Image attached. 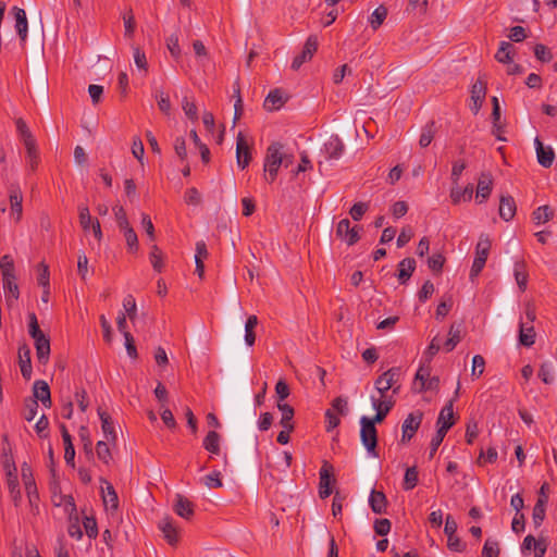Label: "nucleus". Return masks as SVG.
Listing matches in <instances>:
<instances>
[{
    "instance_id": "obj_1",
    "label": "nucleus",
    "mask_w": 557,
    "mask_h": 557,
    "mask_svg": "<svg viewBox=\"0 0 557 557\" xmlns=\"http://www.w3.org/2000/svg\"><path fill=\"white\" fill-rule=\"evenodd\" d=\"M3 441L7 443L5 446H3V469L8 476V485L11 494V498L15 506H18L22 499L21 491L18 488V481H17V468L13 458L11 445L8 441V436H3Z\"/></svg>"
},
{
    "instance_id": "obj_2",
    "label": "nucleus",
    "mask_w": 557,
    "mask_h": 557,
    "mask_svg": "<svg viewBox=\"0 0 557 557\" xmlns=\"http://www.w3.org/2000/svg\"><path fill=\"white\" fill-rule=\"evenodd\" d=\"M283 145L281 143L271 144L264 157V178L269 183H273L277 176V172L284 162Z\"/></svg>"
},
{
    "instance_id": "obj_3",
    "label": "nucleus",
    "mask_w": 557,
    "mask_h": 557,
    "mask_svg": "<svg viewBox=\"0 0 557 557\" xmlns=\"http://www.w3.org/2000/svg\"><path fill=\"white\" fill-rule=\"evenodd\" d=\"M491 247H492V243H491L490 237L487 235H481L479 238V242L475 246V257H474V260H473V263L471 267V271H470V277L472 280L474 277H476L483 270V268L486 263Z\"/></svg>"
},
{
    "instance_id": "obj_4",
    "label": "nucleus",
    "mask_w": 557,
    "mask_h": 557,
    "mask_svg": "<svg viewBox=\"0 0 557 557\" xmlns=\"http://www.w3.org/2000/svg\"><path fill=\"white\" fill-rule=\"evenodd\" d=\"M400 375L399 368H391L381 374L374 382V387L379 394L387 393L389 389L393 391V395L399 392L400 385L397 384Z\"/></svg>"
},
{
    "instance_id": "obj_5",
    "label": "nucleus",
    "mask_w": 557,
    "mask_h": 557,
    "mask_svg": "<svg viewBox=\"0 0 557 557\" xmlns=\"http://www.w3.org/2000/svg\"><path fill=\"white\" fill-rule=\"evenodd\" d=\"M360 437L363 446L369 453L376 455L375 448L377 445V432L375 429V424L373 423V421H370V418H368L367 416H362L360 418Z\"/></svg>"
},
{
    "instance_id": "obj_6",
    "label": "nucleus",
    "mask_w": 557,
    "mask_h": 557,
    "mask_svg": "<svg viewBox=\"0 0 557 557\" xmlns=\"http://www.w3.org/2000/svg\"><path fill=\"white\" fill-rule=\"evenodd\" d=\"M79 224L85 233L91 232L94 237L101 242L102 231L98 220H92L89 209L85 205L78 206Z\"/></svg>"
},
{
    "instance_id": "obj_7",
    "label": "nucleus",
    "mask_w": 557,
    "mask_h": 557,
    "mask_svg": "<svg viewBox=\"0 0 557 557\" xmlns=\"http://www.w3.org/2000/svg\"><path fill=\"white\" fill-rule=\"evenodd\" d=\"M10 200V216L18 223L23 215V194L18 185H10L9 187Z\"/></svg>"
},
{
    "instance_id": "obj_8",
    "label": "nucleus",
    "mask_w": 557,
    "mask_h": 557,
    "mask_svg": "<svg viewBox=\"0 0 557 557\" xmlns=\"http://www.w3.org/2000/svg\"><path fill=\"white\" fill-rule=\"evenodd\" d=\"M317 49H318L317 37L309 36L305 42L302 51L293 59L290 67L294 71H298L304 63H306L312 59Z\"/></svg>"
},
{
    "instance_id": "obj_9",
    "label": "nucleus",
    "mask_w": 557,
    "mask_h": 557,
    "mask_svg": "<svg viewBox=\"0 0 557 557\" xmlns=\"http://www.w3.org/2000/svg\"><path fill=\"white\" fill-rule=\"evenodd\" d=\"M422 419H423V413L420 410L412 411L407 416V418L404 420L403 425H401V430H403L401 441L403 442L410 441L413 437V435L416 434V432L418 431V429L422 422Z\"/></svg>"
},
{
    "instance_id": "obj_10",
    "label": "nucleus",
    "mask_w": 557,
    "mask_h": 557,
    "mask_svg": "<svg viewBox=\"0 0 557 557\" xmlns=\"http://www.w3.org/2000/svg\"><path fill=\"white\" fill-rule=\"evenodd\" d=\"M359 226H351L348 219H343L336 226V235L347 245L352 246L359 240Z\"/></svg>"
},
{
    "instance_id": "obj_11",
    "label": "nucleus",
    "mask_w": 557,
    "mask_h": 557,
    "mask_svg": "<svg viewBox=\"0 0 557 557\" xmlns=\"http://www.w3.org/2000/svg\"><path fill=\"white\" fill-rule=\"evenodd\" d=\"M101 494L103 505L107 511H116L119 508V497L113 485L104 478H100Z\"/></svg>"
},
{
    "instance_id": "obj_12",
    "label": "nucleus",
    "mask_w": 557,
    "mask_h": 557,
    "mask_svg": "<svg viewBox=\"0 0 557 557\" xmlns=\"http://www.w3.org/2000/svg\"><path fill=\"white\" fill-rule=\"evenodd\" d=\"M470 94L472 101L470 110L473 112V114H478L486 96V83L481 78H478L476 82L472 84Z\"/></svg>"
},
{
    "instance_id": "obj_13",
    "label": "nucleus",
    "mask_w": 557,
    "mask_h": 557,
    "mask_svg": "<svg viewBox=\"0 0 557 557\" xmlns=\"http://www.w3.org/2000/svg\"><path fill=\"white\" fill-rule=\"evenodd\" d=\"M251 160L250 147L243 135V133H238L236 138V161L237 165L244 170L249 165Z\"/></svg>"
},
{
    "instance_id": "obj_14",
    "label": "nucleus",
    "mask_w": 557,
    "mask_h": 557,
    "mask_svg": "<svg viewBox=\"0 0 557 557\" xmlns=\"http://www.w3.org/2000/svg\"><path fill=\"white\" fill-rule=\"evenodd\" d=\"M333 470V467L324 461L323 466L320 469L319 475H320V482H319V495L321 498H326L332 494V476L331 471Z\"/></svg>"
},
{
    "instance_id": "obj_15",
    "label": "nucleus",
    "mask_w": 557,
    "mask_h": 557,
    "mask_svg": "<svg viewBox=\"0 0 557 557\" xmlns=\"http://www.w3.org/2000/svg\"><path fill=\"white\" fill-rule=\"evenodd\" d=\"M35 342V348H36V356L38 359V362L41 364H47L49 361L50 356V339L49 337L42 332L41 334L33 337Z\"/></svg>"
},
{
    "instance_id": "obj_16",
    "label": "nucleus",
    "mask_w": 557,
    "mask_h": 557,
    "mask_svg": "<svg viewBox=\"0 0 557 557\" xmlns=\"http://www.w3.org/2000/svg\"><path fill=\"white\" fill-rule=\"evenodd\" d=\"M18 366L21 369L22 376L25 380H30L33 374L30 348L26 344H22L18 347Z\"/></svg>"
},
{
    "instance_id": "obj_17",
    "label": "nucleus",
    "mask_w": 557,
    "mask_h": 557,
    "mask_svg": "<svg viewBox=\"0 0 557 557\" xmlns=\"http://www.w3.org/2000/svg\"><path fill=\"white\" fill-rule=\"evenodd\" d=\"M345 150V145L337 135L331 136L324 144V153L329 160H338Z\"/></svg>"
},
{
    "instance_id": "obj_18",
    "label": "nucleus",
    "mask_w": 557,
    "mask_h": 557,
    "mask_svg": "<svg viewBox=\"0 0 557 557\" xmlns=\"http://www.w3.org/2000/svg\"><path fill=\"white\" fill-rule=\"evenodd\" d=\"M534 145L539 163L543 168H550L555 159L554 150L549 146H544L539 137L534 139Z\"/></svg>"
},
{
    "instance_id": "obj_19",
    "label": "nucleus",
    "mask_w": 557,
    "mask_h": 557,
    "mask_svg": "<svg viewBox=\"0 0 557 557\" xmlns=\"http://www.w3.org/2000/svg\"><path fill=\"white\" fill-rule=\"evenodd\" d=\"M455 424L454 399H449L442 408L436 420L437 430L447 426V431Z\"/></svg>"
},
{
    "instance_id": "obj_20",
    "label": "nucleus",
    "mask_w": 557,
    "mask_h": 557,
    "mask_svg": "<svg viewBox=\"0 0 557 557\" xmlns=\"http://www.w3.org/2000/svg\"><path fill=\"white\" fill-rule=\"evenodd\" d=\"M158 527L160 531L163 533L164 539L170 545H176L178 542V530L176 525L173 523V520L169 517L162 518Z\"/></svg>"
},
{
    "instance_id": "obj_21",
    "label": "nucleus",
    "mask_w": 557,
    "mask_h": 557,
    "mask_svg": "<svg viewBox=\"0 0 557 557\" xmlns=\"http://www.w3.org/2000/svg\"><path fill=\"white\" fill-rule=\"evenodd\" d=\"M12 12L15 18V30L20 39L24 42L26 41L28 34V22L26 12L24 9L17 7H13Z\"/></svg>"
},
{
    "instance_id": "obj_22",
    "label": "nucleus",
    "mask_w": 557,
    "mask_h": 557,
    "mask_svg": "<svg viewBox=\"0 0 557 557\" xmlns=\"http://www.w3.org/2000/svg\"><path fill=\"white\" fill-rule=\"evenodd\" d=\"M173 509L177 516L186 520H189L194 516V504L180 494L175 496Z\"/></svg>"
},
{
    "instance_id": "obj_23",
    "label": "nucleus",
    "mask_w": 557,
    "mask_h": 557,
    "mask_svg": "<svg viewBox=\"0 0 557 557\" xmlns=\"http://www.w3.org/2000/svg\"><path fill=\"white\" fill-rule=\"evenodd\" d=\"M493 188V177L490 173H482L478 181L476 186V199H479V202L482 203L485 201Z\"/></svg>"
},
{
    "instance_id": "obj_24",
    "label": "nucleus",
    "mask_w": 557,
    "mask_h": 557,
    "mask_svg": "<svg viewBox=\"0 0 557 557\" xmlns=\"http://www.w3.org/2000/svg\"><path fill=\"white\" fill-rule=\"evenodd\" d=\"M34 398L37 403L41 401L45 407L51 406V394L49 385L46 381L37 380L33 386Z\"/></svg>"
},
{
    "instance_id": "obj_25",
    "label": "nucleus",
    "mask_w": 557,
    "mask_h": 557,
    "mask_svg": "<svg viewBox=\"0 0 557 557\" xmlns=\"http://www.w3.org/2000/svg\"><path fill=\"white\" fill-rule=\"evenodd\" d=\"M449 196L454 205H458L460 202H468L472 199L473 186L471 184H468L465 188H460L458 184L453 185Z\"/></svg>"
},
{
    "instance_id": "obj_26",
    "label": "nucleus",
    "mask_w": 557,
    "mask_h": 557,
    "mask_svg": "<svg viewBox=\"0 0 557 557\" xmlns=\"http://www.w3.org/2000/svg\"><path fill=\"white\" fill-rule=\"evenodd\" d=\"M516 202L511 196H502L499 201V216L505 221H510L516 214Z\"/></svg>"
},
{
    "instance_id": "obj_27",
    "label": "nucleus",
    "mask_w": 557,
    "mask_h": 557,
    "mask_svg": "<svg viewBox=\"0 0 557 557\" xmlns=\"http://www.w3.org/2000/svg\"><path fill=\"white\" fill-rule=\"evenodd\" d=\"M98 416L101 420V429L103 432V435L108 442H115L116 440V433L114 430L113 421L111 420V417L106 411L98 410Z\"/></svg>"
},
{
    "instance_id": "obj_28",
    "label": "nucleus",
    "mask_w": 557,
    "mask_h": 557,
    "mask_svg": "<svg viewBox=\"0 0 557 557\" xmlns=\"http://www.w3.org/2000/svg\"><path fill=\"white\" fill-rule=\"evenodd\" d=\"M416 269V260L413 258H405L398 263V280L405 284L412 275Z\"/></svg>"
},
{
    "instance_id": "obj_29",
    "label": "nucleus",
    "mask_w": 557,
    "mask_h": 557,
    "mask_svg": "<svg viewBox=\"0 0 557 557\" xmlns=\"http://www.w3.org/2000/svg\"><path fill=\"white\" fill-rule=\"evenodd\" d=\"M386 504H387L386 496L383 492H379L375 490H373L371 492L370 497H369V505L373 512L379 513V515L385 512Z\"/></svg>"
},
{
    "instance_id": "obj_30",
    "label": "nucleus",
    "mask_w": 557,
    "mask_h": 557,
    "mask_svg": "<svg viewBox=\"0 0 557 557\" xmlns=\"http://www.w3.org/2000/svg\"><path fill=\"white\" fill-rule=\"evenodd\" d=\"M3 289L5 293L7 301L11 304L18 299L20 290L16 284V276L2 277Z\"/></svg>"
},
{
    "instance_id": "obj_31",
    "label": "nucleus",
    "mask_w": 557,
    "mask_h": 557,
    "mask_svg": "<svg viewBox=\"0 0 557 557\" xmlns=\"http://www.w3.org/2000/svg\"><path fill=\"white\" fill-rule=\"evenodd\" d=\"M277 409L282 413L280 424L283 426V429L294 430V408L288 404L277 401Z\"/></svg>"
},
{
    "instance_id": "obj_32",
    "label": "nucleus",
    "mask_w": 557,
    "mask_h": 557,
    "mask_svg": "<svg viewBox=\"0 0 557 557\" xmlns=\"http://www.w3.org/2000/svg\"><path fill=\"white\" fill-rule=\"evenodd\" d=\"M546 503L547 497H539L533 507L532 519L535 528H539L545 519Z\"/></svg>"
},
{
    "instance_id": "obj_33",
    "label": "nucleus",
    "mask_w": 557,
    "mask_h": 557,
    "mask_svg": "<svg viewBox=\"0 0 557 557\" xmlns=\"http://www.w3.org/2000/svg\"><path fill=\"white\" fill-rule=\"evenodd\" d=\"M220 434L215 431L208 432L207 436L203 440V448L208 450L212 455L220 454Z\"/></svg>"
},
{
    "instance_id": "obj_34",
    "label": "nucleus",
    "mask_w": 557,
    "mask_h": 557,
    "mask_svg": "<svg viewBox=\"0 0 557 557\" xmlns=\"http://www.w3.org/2000/svg\"><path fill=\"white\" fill-rule=\"evenodd\" d=\"M283 92L280 89H274L269 92L264 100V108L267 110H277L284 104Z\"/></svg>"
},
{
    "instance_id": "obj_35",
    "label": "nucleus",
    "mask_w": 557,
    "mask_h": 557,
    "mask_svg": "<svg viewBox=\"0 0 557 557\" xmlns=\"http://www.w3.org/2000/svg\"><path fill=\"white\" fill-rule=\"evenodd\" d=\"M535 342V331L532 325L525 326L523 322L520 323L519 343L525 347H531Z\"/></svg>"
},
{
    "instance_id": "obj_36",
    "label": "nucleus",
    "mask_w": 557,
    "mask_h": 557,
    "mask_svg": "<svg viewBox=\"0 0 557 557\" xmlns=\"http://www.w3.org/2000/svg\"><path fill=\"white\" fill-rule=\"evenodd\" d=\"M448 335L449 337L444 343V349L451 351L461 339V324H451Z\"/></svg>"
},
{
    "instance_id": "obj_37",
    "label": "nucleus",
    "mask_w": 557,
    "mask_h": 557,
    "mask_svg": "<svg viewBox=\"0 0 557 557\" xmlns=\"http://www.w3.org/2000/svg\"><path fill=\"white\" fill-rule=\"evenodd\" d=\"M120 231L124 235L127 245V250L129 252H136L138 250V237L134 228L131 225H128L120 228Z\"/></svg>"
},
{
    "instance_id": "obj_38",
    "label": "nucleus",
    "mask_w": 557,
    "mask_h": 557,
    "mask_svg": "<svg viewBox=\"0 0 557 557\" xmlns=\"http://www.w3.org/2000/svg\"><path fill=\"white\" fill-rule=\"evenodd\" d=\"M512 45L508 41H502L495 54V59L499 63L510 64L512 62Z\"/></svg>"
},
{
    "instance_id": "obj_39",
    "label": "nucleus",
    "mask_w": 557,
    "mask_h": 557,
    "mask_svg": "<svg viewBox=\"0 0 557 557\" xmlns=\"http://www.w3.org/2000/svg\"><path fill=\"white\" fill-rule=\"evenodd\" d=\"M16 129L23 140V144L25 146V148H32V145L34 143H36L35 138L33 137L28 126L26 125V123L22 120V119H18L16 121Z\"/></svg>"
},
{
    "instance_id": "obj_40",
    "label": "nucleus",
    "mask_w": 557,
    "mask_h": 557,
    "mask_svg": "<svg viewBox=\"0 0 557 557\" xmlns=\"http://www.w3.org/2000/svg\"><path fill=\"white\" fill-rule=\"evenodd\" d=\"M553 215L554 211L547 205L536 208L532 213L533 221L536 224H544L548 222L553 218Z\"/></svg>"
},
{
    "instance_id": "obj_41",
    "label": "nucleus",
    "mask_w": 557,
    "mask_h": 557,
    "mask_svg": "<svg viewBox=\"0 0 557 557\" xmlns=\"http://www.w3.org/2000/svg\"><path fill=\"white\" fill-rule=\"evenodd\" d=\"M257 325H258L257 315L248 317V319L245 323V343L248 346H252L256 342L255 329Z\"/></svg>"
},
{
    "instance_id": "obj_42",
    "label": "nucleus",
    "mask_w": 557,
    "mask_h": 557,
    "mask_svg": "<svg viewBox=\"0 0 557 557\" xmlns=\"http://www.w3.org/2000/svg\"><path fill=\"white\" fill-rule=\"evenodd\" d=\"M149 260L154 271L162 272L164 268V257L162 251L157 245L151 247V251L149 253Z\"/></svg>"
},
{
    "instance_id": "obj_43",
    "label": "nucleus",
    "mask_w": 557,
    "mask_h": 557,
    "mask_svg": "<svg viewBox=\"0 0 557 557\" xmlns=\"http://www.w3.org/2000/svg\"><path fill=\"white\" fill-rule=\"evenodd\" d=\"M434 135H435V124H434V122H430L422 128L420 139H419V145L422 148L428 147L432 143Z\"/></svg>"
},
{
    "instance_id": "obj_44",
    "label": "nucleus",
    "mask_w": 557,
    "mask_h": 557,
    "mask_svg": "<svg viewBox=\"0 0 557 557\" xmlns=\"http://www.w3.org/2000/svg\"><path fill=\"white\" fill-rule=\"evenodd\" d=\"M418 484V470L417 467L407 468L404 476L403 487L405 491L413 490Z\"/></svg>"
},
{
    "instance_id": "obj_45",
    "label": "nucleus",
    "mask_w": 557,
    "mask_h": 557,
    "mask_svg": "<svg viewBox=\"0 0 557 557\" xmlns=\"http://www.w3.org/2000/svg\"><path fill=\"white\" fill-rule=\"evenodd\" d=\"M387 15V10L385 7L380 5L377 7L370 16V25L375 30L377 29L384 22Z\"/></svg>"
},
{
    "instance_id": "obj_46",
    "label": "nucleus",
    "mask_w": 557,
    "mask_h": 557,
    "mask_svg": "<svg viewBox=\"0 0 557 557\" xmlns=\"http://www.w3.org/2000/svg\"><path fill=\"white\" fill-rule=\"evenodd\" d=\"M513 274L516 282L521 290H524L527 288L528 283V274L524 269V263L522 262H516Z\"/></svg>"
},
{
    "instance_id": "obj_47",
    "label": "nucleus",
    "mask_w": 557,
    "mask_h": 557,
    "mask_svg": "<svg viewBox=\"0 0 557 557\" xmlns=\"http://www.w3.org/2000/svg\"><path fill=\"white\" fill-rule=\"evenodd\" d=\"M447 433V426L437 430L430 443L429 459H432Z\"/></svg>"
},
{
    "instance_id": "obj_48",
    "label": "nucleus",
    "mask_w": 557,
    "mask_h": 557,
    "mask_svg": "<svg viewBox=\"0 0 557 557\" xmlns=\"http://www.w3.org/2000/svg\"><path fill=\"white\" fill-rule=\"evenodd\" d=\"M2 277L15 276L14 262L11 256L4 255L0 260Z\"/></svg>"
},
{
    "instance_id": "obj_49",
    "label": "nucleus",
    "mask_w": 557,
    "mask_h": 557,
    "mask_svg": "<svg viewBox=\"0 0 557 557\" xmlns=\"http://www.w3.org/2000/svg\"><path fill=\"white\" fill-rule=\"evenodd\" d=\"M182 109L186 116L190 121H197L198 120V110L194 101L189 100L187 97H184L182 101Z\"/></svg>"
},
{
    "instance_id": "obj_50",
    "label": "nucleus",
    "mask_w": 557,
    "mask_h": 557,
    "mask_svg": "<svg viewBox=\"0 0 557 557\" xmlns=\"http://www.w3.org/2000/svg\"><path fill=\"white\" fill-rule=\"evenodd\" d=\"M166 47L173 58L178 59L181 57V47L177 34H172L166 38Z\"/></svg>"
},
{
    "instance_id": "obj_51",
    "label": "nucleus",
    "mask_w": 557,
    "mask_h": 557,
    "mask_svg": "<svg viewBox=\"0 0 557 557\" xmlns=\"http://www.w3.org/2000/svg\"><path fill=\"white\" fill-rule=\"evenodd\" d=\"M22 479L24 482L25 490L35 488V480L33 476L32 468L27 462L21 466Z\"/></svg>"
},
{
    "instance_id": "obj_52",
    "label": "nucleus",
    "mask_w": 557,
    "mask_h": 557,
    "mask_svg": "<svg viewBox=\"0 0 557 557\" xmlns=\"http://www.w3.org/2000/svg\"><path fill=\"white\" fill-rule=\"evenodd\" d=\"M534 55L539 61H541L543 63L550 62L553 59L552 51L546 46H544L542 44L535 45Z\"/></svg>"
},
{
    "instance_id": "obj_53",
    "label": "nucleus",
    "mask_w": 557,
    "mask_h": 557,
    "mask_svg": "<svg viewBox=\"0 0 557 557\" xmlns=\"http://www.w3.org/2000/svg\"><path fill=\"white\" fill-rule=\"evenodd\" d=\"M98 458L106 465L111 460V453L107 442L99 441L96 447Z\"/></svg>"
},
{
    "instance_id": "obj_54",
    "label": "nucleus",
    "mask_w": 557,
    "mask_h": 557,
    "mask_svg": "<svg viewBox=\"0 0 557 557\" xmlns=\"http://www.w3.org/2000/svg\"><path fill=\"white\" fill-rule=\"evenodd\" d=\"M484 368H485L484 358L481 355H475L472 358V370H471L472 377H475V379L480 377L484 372Z\"/></svg>"
},
{
    "instance_id": "obj_55",
    "label": "nucleus",
    "mask_w": 557,
    "mask_h": 557,
    "mask_svg": "<svg viewBox=\"0 0 557 557\" xmlns=\"http://www.w3.org/2000/svg\"><path fill=\"white\" fill-rule=\"evenodd\" d=\"M85 532L89 539H96L98 535L97 521L94 517H85L83 520Z\"/></svg>"
},
{
    "instance_id": "obj_56",
    "label": "nucleus",
    "mask_w": 557,
    "mask_h": 557,
    "mask_svg": "<svg viewBox=\"0 0 557 557\" xmlns=\"http://www.w3.org/2000/svg\"><path fill=\"white\" fill-rule=\"evenodd\" d=\"M371 404L373 409L376 411L375 416L373 418H370V421H373V423H381L385 417L388 414L386 408L380 407V404H376V396H371Z\"/></svg>"
},
{
    "instance_id": "obj_57",
    "label": "nucleus",
    "mask_w": 557,
    "mask_h": 557,
    "mask_svg": "<svg viewBox=\"0 0 557 557\" xmlns=\"http://www.w3.org/2000/svg\"><path fill=\"white\" fill-rule=\"evenodd\" d=\"M38 403L36 399H26L24 405V418L27 421L34 420L37 414Z\"/></svg>"
},
{
    "instance_id": "obj_58",
    "label": "nucleus",
    "mask_w": 557,
    "mask_h": 557,
    "mask_svg": "<svg viewBox=\"0 0 557 557\" xmlns=\"http://www.w3.org/2000/svg\"><path fill=\"white\" fill-rule=\"evenodd\" d=\"M220 475L221 473L219 471H213L212 473L203 476L202 481L209 488H218L223 485Z\"/></svg>"
},
{
    "instance_id": "obj_59",
    "label": "nucleus",
    "mask_w": 557,
    "mask_h": 557,
    "mask_svg": "<svg viewBox=\"0 0 557 557\" xmlns=\"http://www.w3.org/2000/svg\"><path fill=\"white\" fill-rule=\"evenodd\" d=\"M499 547L496 541L486 540L482 549L483 557H498Z\"/></svg>"
},
{
    "instance_id": "obj_60",
    "label": "nucleus",
    "mask_w": 557,
    "mask_h": 557,
    "mask_svg": "<svg viewBox=\"0 0 557 557\" xmlns=\"http://www.w3.org/2000/svg\"><path fill=\"white\" fill-rule=\"evenodd\" d=\"M466 162L462 161V160H457L453 163V168H451V175H450V180H451V183L453 185H457L458 182H459V178L463 172V170L466 169Z\"/></svg>"
},
{
    "instance_id": "obj_61",
    "label": "nucleus",
    "mask_w": 557,
    "mask_h": 557,
    "mask_svg": "<svg viewBox=\"0 0 557 557\" xmlns=\"http://www.w3.org/2000/svg\"><path fill=\"white\" fill-rule=\"evenodd\" d=\"M445 262V258L441 253H433L428 259V265L433 272H441Z\"/></svg>"
},
{
    "instance_id": "obj_62",
    "label": "nucleus",
    "mask_w": 557,
    "mask_h": 557,
    "mask_svg": "<svg viewBox=\"0 0 557 557\" xmlns=\"http://www.w3.org/2000/svg\"><path fill=\"white\" fill-rule=\"evenodd\" d=\"M77 273L83 281L87 278L88 273V258L84 252H79L77 257Z\"/></svg>"
},
{
    "instance_id": "obj_63",
    "label": "nucleus",
    "mask_w": 557,
    "mask_h": 557,
    "mask_svg": "<svg viewBox=\"0 0 557 557\" xmlns=\"http://www.w3.org/2000/svg\"><path fill=\"white\" fill-rule=\"evenodd\" d=\"M275 393L277 396V401H281V403H283V400L289 396V394H290L289 386L287 385L285 380L277 381V383L275 385Z\"/></svg>"
},
{
    "instance_id": "obj_64",
    "label": "nucleus",
    "mask_w": 557,
    "mask_h": 557,
    "mask_svg": "<svg viewBox=\"0 0 557 557\" xmlns=\"http://www.w3.org/2000/svg\"><path fill=\"white\" fill-rule=\"evenodd\" d=\"M368 210V205L364 203V202H356L351 208H350V215L352 218V220L355 221H359L362 219L363 214L367 212Z\"/></svg>"
}]
</instances>
